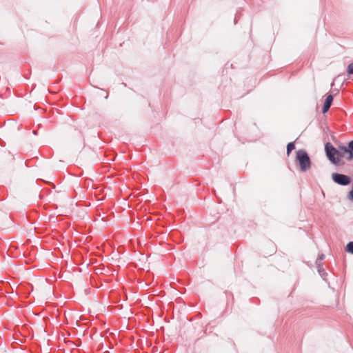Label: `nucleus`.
I'll return each instance as SVG.
<instances>
[{
  "mask_svg": "<svg viewBox=\"0 0 353 353\" xmlns=\"http://www.w3.org/2000/svg\"><path fill=\"white\" fill-rule=\"evenodd\" d=\"M346 159L348 161H350V160H352L353 159V151L352 150H350L349 152V153L347 154Z\"/></svg>",
  "mask_w": 353,
  "mask_h": 353,
  "instance_id": "obj_9",
  "label": "nucleus"
},
{
  "mask_svg": "<svg viewBox=\"0 0 353 353\" xmlns=\"http://www.w3.org/2000/svg\"><path fill=\"white\" fill-rule=\"evenodd\" d=\"M325 259V255L323 254H321L319 256L316 261H319V263H322V261Z\"/></svg>",
  "mask_w": 353,
  "mask_h": 353,
  "instance_id": "obj_11",
  "label": "nucleus"
},
{
  "mask_svg": "<svg viewBox=\"0 0 353 353\" xmlns=\"http://www.w3.org/2000/svg\"><path fill=\"white\" fill-rule=\"evenodd\" d=\"M295 148L294 143L293 142H290L287 145V154L289 155L290 152Z\"/></svg>",
  "mask_w": 353,
  "mask_h": 353,
  "instance_id": "obj_6",
  "label": "nucleus"
},
{
  "mask_svg": "<svg viewBox=\"0 0 353 353\" xmlns=\"http://www.w3.org/2000/svg\"><path fill=\"white\" fill-rule=\"evenodd\" d=\"M332 101H333L332 95V94L327 95L325 100L323 106V113H325L326 112L328 111V110L330 109V108L332 105Z\"/></svg>",
  "mask_w": 353,
  "mask_h": 353,
  "instance_id": "obj_4",
  "label": "nucleus"
},
{
  "mask_svg": "<svg viewBox=\"0 0 353 353\" xmlns=\"http://www.w3.org/2000/svg\"><path fill=\"white\" fill-rule=\"evenodd\" d=\"M296 161H298L300 169L302 172H305L311 167V161L307 153L303 150L296 151Z\"/></svg>",
  "mask_w": 353,
  "mask_h": 353,
  "instance_id": "obj_1",
  "label": "nucleus"
},
{
  "mask_svg": "<svg viewBox=\"0 0 353 353\" xmlns=\"http://www.w3.org/2000/svg\"><path fill=\"white\" fill-rule=\"evenodd\" d=\"M345 250L347 252L353 254V241L347 243Z\"/></svg>",
  "mask_w": 353,
  "mask_h": 353,
  "instance_id": "obj_8",
  "label": "nucleus"
},
{
  "mask_svg": "<svg viewBox=\"0 0 353 353\" xmlns=\"http://www.w3.org/2000/svg\"><path fill=\"white\" fill-rule=\"evenodd\" d=\"M349 146L350 148H351V150L353 151V140L351 141L350 143H349Z\"/></svg>",
  "mask_w": 353,
  "mask_h": 353,
  "instance_id": "obj_12",
  "label": "nucleus"
},
{
  "mask_svg": "<svg viewBox=\"0 0 353 353\" xmlns=\"http://www.w3.org/2000/svg\"><path fill=\"white\" fill-rule=\"evenodd\" d=\"M325 152L327 158L334 164H338L340 161V157L342 155L340 152L330 143L325 144Z\"/></svg>",
  "mask_w": 353,
  "mask_h": 353,
  "instance_id": "obj_2",
  "label": "nucleus"
},
{
  "mask_svg": "<svg viewBox=\"0 0 353 353\" xmlns=\"http://www.w3.org/2000/svg\"><path fill=\"white\" fill-rule=\"evenodd\" d=\"M341 150L343 152V156H345V154L347 155L349 153V152L352 150L350 148V146L348 145V147H346V146L341 147Z\"/></svg>",
  "mask_w": 353,
  "mask_h": 353,
  "instance_id": "obj_7",
  "label": "nucleus"
},
{
  "mask_svg": "<svg viewBox=\"0 0 353 353\" xmlns=\"http://www.w3.org/2000/svg\"><path fill=\"white\" fill-rule=\"evenodd\" d=\"M332 179L335 183L341 185H347L351 181L350 176L339 173L332 174Z\"/></svg>",
  "mask_w": 353,
  "mask_h": 353,
  "instance_id": "obj_3",
  "label": "nucleus"
},
{
  "mask_svg": "<svg viewBox=\"0 0 353 353\" xmlns=\"http://www.w3.org/2000/svg\"><path fill=\"white\" fill-rule=\"evenodd\" d=\"M316 265H317V270L319 273V274L325 279V276L327 274L324 268L323 263H319V261H316Z\"/></svg>",
  "mask_w": 353,
  "mask_h": 353,
  "instance_id": "obj_5",
  "label": "nucleus"
},
{
  "mask_svg": "<svg viewBox=\"0 0 353 353\" xmlns=\"http://www.w3.org/2000/svg\"><path fill=\"white\" fill-rule=\"evenodd\" d=\"M347 72L349 74H353V63H350L347 67Z\"/></svg>",
  "mask_w": 353,
  "mask_h": 353,
  "instance_id": "obj_10",
  "label": "nucleus"
}]
</instances>
